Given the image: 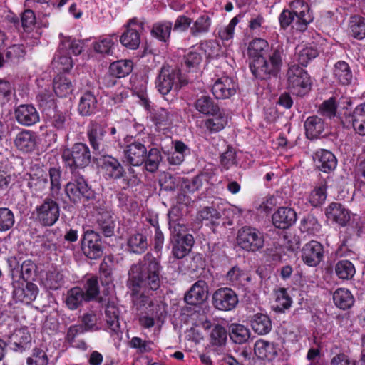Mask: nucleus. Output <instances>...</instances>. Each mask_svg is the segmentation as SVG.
<instances>
[{
    "label": "nucleus",
    "mask_w": 365,
    "mask_h": 365,
    "mask_svg": "<svg viewBox=\"0 0 365 365\" xmlns=\"http://www.w3.org/2000/svg\"><path fill=\"white\" fill-rule=\"evenodd\" d=\"M269 49L268 42L261 38H255L249 43L247 53L252 60L250 68L256 78H265L269 75L276 76L281 68L284 55L282 45H272L267 60L265 56Z\"/></svg>",
    "instance_id": "nucleus-1"
},
{
    "label": "nucleus",
    "mask_w": 365,
    "mask_h": 365,
    "mask_svg": "<svg viewBox=\"0 0 365 365\" xmlns=\"http://www.w3.org/2000/svg\"><path fill=\"white\" fill-rule=\"evenodd\" d=\"M160 262L150 252L146 253L143 259L133 264L128 272V285L132 292V298L140 296L141 289L158 290L161 284Z\"/></svg>",
    "instance_id": "nucleus-2"
},
{
    "label": "nucleus",
    "mask_w": 365,
    "mask_h": 365,
    "mask_svg": "<svg viewBox=\"0 0 365 365\" xmlns=\"http://www.w3.org/2000/svg\"><path fill=\"white\" fill-rule=\"evenodd\" d=\"M83 51V43L79 40L64 37L61 41L52 64L58 71H68L73 67L71 54L79 55Z\"/></svg>",
    "instance_id": "nucleus-3"
},
{
    "label": "nucleus",
    "mask_w": 365,
    "mask_h": 365,
    "mask_svg": "<svg viewBox=\"0 0 365 365\" xmlns=\"http://www.w3.org/2000/svg\"><path fill=\"white\" fill-rule=\"evenodd\" d=\"M287 76L288 88L293 95L303 96L310 91V78L303 68L297 65L290 66Z\"/></svg>",
    "instance_id": "nucleus-4"
},
{
    "label": "nucleus",
    "mask_w": 365,
    "mask_h": 365,
    "mask_svg": "<svg viewBox=\"0 0 365 365\" xmlns=\"http://www.w3.org/2000/svg\"><path fill=\"white\" fill-rule=\"evenodd\" d=\"M169 225L173 232L172 253L175 258L182 259L190 252L194 244V238L190 234L182 235L181 232L185 231L183 225L170 222Z\"/></svg>",
    "instance_id": "nucleus-5"
},
{
    "label": "nucleus",
    "mask_w": 365,
    "mask_h": 365,
    "mask_svg": "<svg viewBox=\"0 0 365 365\" xmlns=\"http://www.w3.org/2000/svg\"><path fill=\"white\" fill-rule=\"evenodd\" d=\"M62 158L66 166L73 170L88 165L91 160V153L88 147L85 143H78L74 144L71 148L64 149L62 152Z\"/></svg>",
    "instance_id": "nucleus-6"
},
{
    "label": "nucleus",
    "mask_w": 365,
    "mask_h": 365,
    "mask_svg": "<svg viewBox=\"0 0 365 365\" xmlns=\"http://www.w3.org/2000/svg\"><path fill=\"white\" fill-rule=\"evenodd\" d=\"M182 86L180 73L168 65H164L155 80V87L162 95H167L173 89L178 91Z\"/></svg>",
    "instance_id": "nucleus-7"
},
{
    "label": "nucleus",
    "mask_w": 365,
    "mask_h": 365,
    "mask_svg": "<svg viewBox=\"0 0 365 365\" xmlns=\"http://www.w3.org/2000/svg\"><path fill=\"white\" fill-rule=\"evenodd\" d=\"M237 241L242 249L250 252L260 250L264 245L263 233L250 226L243 227L238 231Z\"/></svg>",
    "instance_id": "nucleus-8"
},
{
    "label": "nucleus",
    "mask_w": 365,
    "mask_h": 365,
    "mask_svg": "<svg viewBox=\"0 0 365 365\" xmlns=\"http://www.w3.org/2000/svg\"><path fill=\"white\" fill-rule=\"evenodd\" d=\"M132 299L135 307L140 312V324L144 328L153 327L155 324L154 317L157 316L158 313V306L143 294Z\"/></svg>",
    "instance_id": "nucleus-9"
},
{
    "label": "nucleus",
    "mask_w": 365,
    "mask_h": 365,
    "mask_svg": "<svg viewBox=\"0 0 365 365\" xmlns=\"http://www.w3.org/2000/svg\"><path fill=\"white\" fill-rule=\"evenodd\" d=\"M18 273V270L11 271L14 297L16 301L29 304L36 299L38 287L34 283L21 280Z\"/></svg>",
    "instance_id": "nucleus-10"
},
{
    "label": "nucleus",
    "mask_w": 365,
    "mask_h": 365,
    "mask_svg": "<svg viewBox=\"0 0 365 365\" xmlns=\"http://www.w3.org/2000/svg\"><path fill=\"white\" fill-rule=\"evenodd\" d=\"M145 21L136 17L129 19L125 30L120 37V42L129 49H137L140 43V34L144 30Z\"/></svg>",
    "instance_id": "nucleus-11"
},
{
    "label": "nucleus",
    "mask_w": 365,
    "mask_h": 365,
    "mask_svg": "<svg viewBox=\"0 0 365 365\" xmlns=\"http://www.w3.org/2000/svg\"><path fill=\"white\" fill-rule=\"evenodd\" d=\"M125 145L123 147L124 162L132 166L141 165L146 157L147 149L145 145L132 136L125 138Z\"/></svg>",
    "instance_id": "nucleus-12"
},
{
    "label": "nucleus",
    "mask_w": 365,
    "mask_h": 365,
    "mask_svg": "<svg viewBox=\"0 0 365 365\" xmlns=\"http://www.w3.org/2000/svg\"><path fill=\"white\" fill-rule=\"evenodd\" d=\"M35 211L36 220L43 226H52L59 218L58 204L48 197L46 198L41 204L37 205Z\"/></svg>",
    "instance_id": "nucleus-13"
},
{
    "label": "nucleus",
    "mask_w": 365,
    "mask_h": 365,
    "mask_svg": "<svg viewBox=\"0 0 365 365\" xmlns=\"http://www.w3.org/2000/svg\"><path fill=\"white\" fill-rule=\"evenodd\" d=\"M65 190L70 200L74 203L80 202L82 198L90 200L94 197V192L82 176H75L66 184Z\"/></svg>",
    "instance_id": "nucleus-14"
},
{
    "label": "nucleus",
    "mask_w": 365,
    "mask_h": 365,
    "mask_svg": "<svg viewBox=\"0 0 365 365\" xmlns=\"http://www.w3.org/2000/svg\"><path fill=\"white\" fill-rule=\"evenodd\" d=\"M82 250L90 259L100 258L103 255L100 235L92 230L86 231L82 240Z\"/></svg>",
    "instance_id": "nucleus-15"
},
{
    "label": "nucleus",
    "mask_w": 365,
    "mask_h": 365,
    "mask_svg": "<svg viewBox=\"0 0 365 365\" xmlns=\"http://www.w3.org/2000/svg\"><path fill=\"white\" fill-rule=\"evenodd\" d=\"M215 307L220 310L228 311L234 309L238 303L235 292L230 288H220L215 292L212 297Z\"/></svg>",
    "instance_id": "nucleus-16"
},
{
    "label": "nucleus",
    "mask_w": 365,
    "mask_h": 365,
    "mask_svg": "<svg viewBox=\"0 0 365 365\" xmlns=\"http://www.w3.org/2000/svg\"><path fill=\"white\" fill-rule=\"evenodd\" d=\"M237 88L235 81L228 76L217 78L212 87V92L217 99H227L233 96Z\"/></svg>",
    "instance_id": "nucleus-17"
},
{
    "label": "nucleus",
    "mask_w": 365,
    "mask_h": 365,
    "mask_svg": "<svg viewBox=\"0 0 365 365\" xmlns=\"http://www.w3.org/2000/svg\"><path fill=\"white\" fill-rule=\"evenodd\" d=\"M324 257V249L317 241H310L307 243L302 250L303 262L309 267H316Z\"/></svg>",
    "instance_id": "nucleus-18"
},
{
    "label": "nucleus",
    "mask_w": 365,
    "mask_h": 365,
    "mask_svg": "<svg viewBox=\"0 0 365 365\" xmlns=\"http://www.w3.org/2000/svg\"><path fill=\"white\" fill-rule=\"evenodd\" d=\"M31 341V334L27 327H24L14 330L8 336L7 344L15 351L23 352L30 348Z\"/></svg>",
    "instance_id": "nucleus-19"
},
{
    "label": "nucleus",
    "mask_w": 365,
    "mask_h": 365,
    "mask_svg": "<svg viewBox=\"0 0 365 365\" xmlns=\"http://www.w3.org/2000/svg\"><path fill=\"white\" fill-rule=\"evenodd\" d=\"M290 7L296 16V29L304 31L308 24L312 21L313 17L309 13V7L302 0H295L290 3Z\"/></svg>",
    "instance_id": "nucleus-20"
},
{
    "label": "nucleus",
    "mask_w": 365,
    "mask_h": 365,
    "mask_svg": "<svg viewBox=\"0 0 365 365\" xmlns=\"http://www.w3.org/2000/svg\"><path fill=\"white\" fill-rule=\"evenodd\" d=\"M16 121L24 126H31L39 121V115L34 106L28 104L19 106L15 110Z\"/></svg>",
    "instance_id": "nucleus-21"
},
{
    "label": "nucleus",
    "mask_w": 365,
    "mask_h": 365,
    "mask_svg": "<svg viewBox=\"0 0 365 365\" xmlns=\"http://www.w3.org/2000/svg\"><path fill=\"white\" fill-rule=\"evenodd\" d=\"M208 287L203 280L197 281L185 295V301L192 305L202 304L207 298Z\"/></svg>",
    "instance_id": "nucleus-22"
},
{
    "label": "nucleus",
    "mask_w": 365,
    "mask_h": 365,
    "mask_svg": "<svg viewBox=\"0 0 365 365\" xmlns=\"http://www.w3.org/2000/svg\"><path fill=\"white\" fill-rule=\"evenodd\" d=\"M326 215L330 221L340 226H345L350 220L349 211L338 202H332L327 207Z\"/></svg>",
    "instance_id": "nucleus-23"
},
{
    "label": "nucleus",
    "mask_w": 365,
    "mask_h": 365,
    "mask_svg": "<svg viewBox=\"0 0 365 365\" xmlns=\"http://www.w3.org/2000/svg\"><path fill=\"white\" fill-rule=\"evenodd\" d=\"M106 133V128L97 123H91L88 127L87 135L90 145L98 153L103 150Z\"/></svg>",
    "instance_id": "nucleus-24"
},
{
    "label": "nucleus",
    "mask_w": 365,
    "mask_h": 365,
    "mask_svg": "<svg viewBox=\"0 0 365 365\" xmlns=\"http://www.w3.org/2000/svg\"><path fill=\"white\" fill-rule=\"evenodd\" d=\"M297 220L295 211L289 207H279L272 215L274 225L279 229H286L292 225Z\"/></svg>",
    "instance_id": "nucleus-25"
},
{
    "label": "nucleus",
    "mask_w": 365,
    "mask_h": 365,
    "mask_svg": "<svg viewBox=\"0 0 365 365\" xmlns=\"http://www.w3.org/2000/svg\"><path fill=\"white\" fill-rule=\"evenodd\" d=\"M314 160L316 166L324 173L334 170L337 165L334 155L327 150H320L315 153Z\"/></svg>",
    "instance_id": "nucleus-26"
},
{
    "label": "nucleus",
    "mask_w": 365,
    "mask_h": 365,
    "mask_svg": "<svg viewBox=\"0 0 365 365\" xmlns=\"http://www.w3.org/2000/svg\"><path fill=\"white\" fill-rule=\"evenodd\" d=\"M14 144L22 152H31L36 145V135L31 130H24L16 135Z\"/></svg>",
    "instance_id": "nucleus-27"
},
{
    "label": "nucleus",
    "mask_w": 365,
    "mask_h": 365,
    "mask_svg": "<svg viewBox=\"0 0 365 365\" xmlns=\"http://www.w3.org/2000/svg\"><path fill=\"white\" fill-rule=\"evenodd\" d=\"M177 112L172 109L156 107L150 110L151 120L157 125H170L173 123Z\"/></svg>",
    "instance_id": "nucleus-28"
},
{
    "label": "nucleus",
    "mask_w": 365,
    "mask_h": 365,
    "mask_svg": "<svg viewBox=\"0 0 365 365\" xmlns=\"http://www.w3.org/2000/svg\"><path fill=\"white\" fill-rule=\"evenodd\" d=\"M98 110V101L96 96L91 91L85 92L80 98L78 110L83 116L94 114Z\"/></svg>",
    "instance_id": "nucleus-29"
},
{
    "label": "nucleus",
    "mask_w": 365,
    "mask_h": 365,
    "mask_svg": "<svg viewBox=\"0 0 365 365\" xmlns=\"http://www.w3.org/2000/svg\"><path fill=\"white\" fill-rule=\"evenodd\" d=\"M127 246L130 252L142 254L148 247V238L143 233L134 232L130 233L127 239Z\"/></svg>",
    "instance_id": "nucleus-30"
},
{
    "label": "nucleus",
    "mask_w": 365,
    "mask_h": 365,
    "mask_svg": "<svg viewBox=\"0 0 365 365\" xmlns=\"http://www.w3.org/2000/svg\"><path fill=\"white\" fill-rule=\"evenodd\" d=\"M212 118H207L204 120V125L206 129L210 133H217L224 129L228 123V117L218 108L215 113L210 114Z\"/></svg>",
    "instance_id": "nucleus-31"
},
{
    "label": "nucleus",
    "mask_w": 365,
    "mask_h": 365,
    "mask_svg": "<svg viewBox=\"0 0 365 365\" xmlns=\"http://www.w3.org/2000/svg\"><path fill=\"white\" fill-rule=\"evenodd\" d=\"M47 174L43 169L39 168L35 173L30 174L28 187L33 193L42 192L47 188Z\"/></svg>",
    "instance_id": "nucleus-32"
},
{
    "label": "nucleus",
    "mask_w": 365,
    "mask_h": 365,
    "mask_svg": "<svg viewBox=\"0 0 365 365\" xmlns=\"http://www.w3.org/2000/svg\"><path fill=\"white\" fill-rule=\"evenodd\" d=\"M333 75L336 81L341 85H349L353 80V73L349 64L339 61L334 65Z\"/></svg>",
    "instance_id": "nucleus-33"
},
{
    "label": "nucleus",
    "mask_w": 365,
    "mask_h": 365,
    "mask_svg": "<svg viewBox=\"0 0 365 365\" xmlns=\"http://www.w3.org/2000/svg\"><path fill=\"white\" fill-rule=\"evenodd\" d=\"M254 351L255 355L262 359L272 360L277 355L276 346L262 339L255 342Z\"/></svg>",
    "instance_id": "nucleus-34"
},
{
    "label": "nucleus",
    "mask_w": 365,
    "mask_h": 365,
    "mask_svg": "<svg viewBox=\"0 0 365 365\" xmlns=\"http://www.w3.org/2000/svg\"><path fill=\"white\" fill-rule=\"evenodd\" d=\"M194 107L200 113L205 115L215 113L219 108L212 98L209 95L206 94H202L197 96L194 103Z\"/></svg>",
    "instance_id": "nucleus-35"
},
{
    "label": "nucleus",
    "mask_w": 365,
    "mask_h": 365,
    "mask_svg": "<svg viewBox=\"0 0 365 365\" xmlns=\"http://www.w3.org/2000/svg\"><path fill=\"white\" fill-rule=\"evenodd\" d=\"M349 118L354 131L360 135H365V103L358 105Z\"/></svg>",
    "instance_id": "nucleus-36"
},
{
    "label": "nucleus",
    "mask_w": 365,
    "mask_h": 365,
    "mask_svg": "<svg viewBox=\"0 0 365 365\" xmlns=\"http://www.w3.org/2000/svg\"><path fill=\"white\" fill-rule=\"evenodd\" d=\"M97 223L106 237L113 235L115 222L110 210L106 209L100 211L97 217Z\"/></svg>",
    "instance_id": "nucleus-37"
},
{
    "label": "nucleus",
    "mask_w": 365,
    "mask_h": 365,
    "mask_svg": "<svg viewBox=\"0 0 365 365\" xmlns=\"http://www.w3.org/2000/svg\"><path fill=\"white\" fill-rule=\"evenodd\" d=\"M103 168L106 175L110 178L118 179L123 177V167L120 162L111 156L105 157L103 163Z\"/></svg>",
    "instance_id": "nucleus-38"
},
{
    "label": "nucleus",
    "mask_w": 365,
    "mask_h": 365,
    "mask_svg": "<svg viewBox=\"0 0 365 365\" xmlns=\"http://www.w3.org/2000/svg\"><path fill=\"white\" fill-rule=\"evenodd\" d=\"M304 128L308 138L319 137L324 130V123L321 118L313 115L307 118L304 122Z\"/></svg>",
    "instance_id": "nucleus-39"
},
{
    "label": "nucleus",
    "mask_w": 365,
    "mask_h": 365,
    "mask_svg": "<svg viewBox=\"0 0 365 365\" xmlns=\"http://www.w3.org/2000/svg\"><path fill=\"white\" fill-rule=\"evenodd\" d=\"M53 90L58 97L68 96L73 91L72 82L67 77L58 75L53 79Z\"/></svg>",
    "instance_id": "nucleus-40"
},
{
    "label": "nucleus",
    "mask_w": 365,
    "mask_h": 365,
    "mask_svg": "<svg viewBox=\"0 0 365 365\" xmlns=\"http://www.w3.org/2000/svg\"><path fill=\"white\" fill-rule=\"evenodd\" d=\"M253 331L259 334H268L272 329V322L269 317L263 314H256L251 321Z\"/></svg>",
    "instance_id": "nucleus-41"
},
{
    "label": "nucleus",
    "mask_w": 365,
    "mask_h": 365,
    "mask_svg": "<svg viewBox=\"0 0 365 365\" xmlns=\"http://www.w3.org/2000/svg\"><path fill=\"white\" fill-rule=\"evenodd\" d=\"M333 300L335 305L341 309L350 308L354 302L350 291L345 288L337 289L333 294Z\"/></svg>",
    "instance_id": "nucleus-42"
},
{
    "label": "nucleus",
    "mask_w": 365,
    "mask_h": 365,
    "mask_svg": "<svg viewBox=\"0 0 365 365\" xmlns=\"http://www.w3.org/2000/svg\"><path fill=\"white\" fill-rule=\"evenodd\" d=\"M84 301H88L83 290L76 287L68 291L66 297V304L71 310L76 309Z\"/></svg>",
    "instance_id": "nucleus-43"
},
{
    "label": "nucleus",
    "mask_w": 365,
    "mask_h": 365,
    "mask_svg": "<svg viewBox=\"0 0 365 365\" xmlns=\"http://www.w3.org/2000/svg\"><path fill=\"white\" fill-rule=\"evenodd\" d=\"M212 24L210 17L207 14L200 15L190 26V34L198 37L209 32Z\"/></svg>",
    "instance_id": "nucleus-44"
},
{
    "label": "nucleus",
    "mask_w": 365,
    "mask_h": 365,
    "mask_svg": "<svg viewBox=\"0 0 365 365\" xmlns=\"http://www.w3.org/2000/svg\"><path fill=\"white\" fill-rule=\"evenodd\" d=\"M173 24L169 21L155 23L151 30V34L163 42H167L170 36Z\"/></svg>",
    "instance_id": "nucleus-45"
},
{
    "label": "nucleus",
    "mask_w": 365,
    "mask_h": 365,
    "mask_svg": "<svg viewBox=\"0 0 365 365\" xmlns=\"http://www.w3.org/2000/svg\"><path fill=\"white\" fill-rule=\"evenodd\" d=\"M133 69V62L130 60H120L112 63L109 67L110 74L117 78L128 76Z\"/></svg>",
    "instance_id": "nucleus-46"
},
{
    "label": "nucleus",
    "mask_w": 365,
    "mask_h": 365,
    "mask_svg": "<svg viewBox=\"0 0 365 365\" xmlns=\"http://www.w3.org/2000/svg\"><path fill=\"white\" fill-rule=\"evenodd\" d=\"M349 28L354 38L359 40L365 38V18L360 16H351Z\"/></svg>",
    "instance_id": "nucleus-47"
},
{
    "label": "nucleus",
    "mask_w": 365,
    "mask_h": 365,
    "mask_svg": "<svg viewBox=\"0 0 365 365\" xmlns=\"http://www.w3.org/2000/svg\"><path fill=\"white\" fill-rule=\"evenodd\" d=\"M335 273L341 279H350L355 273L356 269L354 264L349 260H339L335 264Z\"/></svg>",
    "instance_id": "nucleus-48"
},
{
    "label": "nucleus",
    "mask_w": 365,
    "mask_h": 365,
    "mask_svg": "<svg viewBox=\"0 0 365 365\" xmlns=\"http://www.w3.org/2000/svg\"><path fill=\"white\" fill-rule=\"evenodd\" d=\"M36 101L43 111L53 108L55 106L54 96L49 87L42 88L38 91L36 96Z\"/></svg>",
    "instance_id": "nucleus-49"
},
{
    "label": "nucleus",
    "mask_w": 365,
    "mask_h": 365,
    "mask_svg": "<svg viewBox=\"0 0 365 365\" xmlns=\"http://www.w3.org/2000/svg\"><path fill=\"white\" fill-rule=\"evenodd\" d=\"M106 321L111 331H118L120 327L119 312L118 307L113 304H108L106 311Z\"/></svg>",
    "instance_id": "nucleus-50"
},
{
    "label": "nucleus",
    "mask_w": 365,
    "mask_h": 365,
    "mask_svg": "<svg viewBox=\"0 0 365 365\" xmlns=\"http://www.w3.org/2000/svg\"><path fill=\"white\" fill-rule=\"evenodd\" d=\"M117 41L118 38L115 35L110 36L93 43V49L97 53L110 55L112 54L113 46Z\"/></svg>",
    "instance_id": "nucleus-51"
},
{
    "label": "nucleus",
    "mask_w": 365,
    "mask_h": 365,
    "mask_svg": "<svg viewBox=\"0 0 365 365\" xmlns=\"http://www.w3.org/2000/svg\"><path fill=\"white\" fill-rule=\"evenodd\" d=\"M326 198L327 184L325 182H322L310 192L308 200L312 206L317 207L323 204Z\"/></svg>",
    "instance_id": "nucleus-52"
},
{
    "label": "nucleus",
    "mask_w": 365,
    "mask_h": 365,
    "mask_svg": "<svg viewBox=\"0 0 365 365\" xmlns=\"http://www.w3.org/2000/svg\"><path fill=\"white\" fill-rule=\"evenodd\" d=\"M162 160V155L158 148H153L146 153V157L145 158V168L150 172H155L159 167L160 163Z\"/></svg>",
    "instance_id": "nucleus-53"
},
{
    "label": "nucleus",
    "mask_w": 365,
    "mask_h": 365,
    "mask_svg": "<svg viewBox=\"0 0 365 365\" xmlns=\"http://www.w3.org/2000/svg\"><path fill=\"white\" fill-rule=\"evenodd\" d=\"M227 281L230 284L235 287H240L249 279L247 274L240 267L235 266L230 269L226 274Z\"/></svg>",
    "instance_id": "nucleus-54"
},
{
    "label": "nucleus",
    "mask_w": 365,
    "mask_h": 365,
    "mask_svg": "<svg viewBox=\"0 0 365 365\" xmlns=\"http://www.w3.org/2000/svg\"><path fill=\"white\" fill-rule=\"evenodd\" d=\"M338 103L336 98L331 97L324 101L319 108V113L323 117L332 119L336 117Z\"/></svg>",
    "instance_id": "nucleus-55"
},
{
    "label": "nucleus",
    "mask_w": 365,
    "mask_h": 365,
    "mask_svg": "<svg viewBox=\"0 0 365 365\" xmlns=\"http://www.w3.org/2000/svg\"><path fill=\"white\" fill-rule=\"evenodd\" d=\"M230 337L236 344H243L250 338V331L244 325L232 324Z\"/></svg>",
    "instance_id": "nucleus-56"
},
{
    "label": "nucleus",
    "mask_w": 365,
    "mask_h": 365,
    "mask_svg": "<svg viewBox=\"0 0 365 365\" xmlns=\"http://www.w3.org/2000/svg\"><path fill=\"white\" fill-rule=\"evenodd\" d=\"M292 300L288 294L286 289L281 288L276 292V305L274 310L279 312H284L290 308Z\"/></svg>",
    "instance_id": "nucleus-57"
},
{
    "label": "nucleus",
    "mask_w": 365,
    "mask_h": 365,
    "mask_svg": "<svg viewBox=\"0 0 365 365\" xmlns=\"http://www.w3.org/2000/svg\"><path fill=\"white\" fill-rule=\"evenodd\" d=\"M12 270H18L19 273L17 274L21 277V280L27 282L32 279L36 275V265L31 260H25L22 262L20 269L17 267Z\"/></svg>",
    "instance_id": "nucleus-58"
},
{
    "label": "nucleus",
    "mask_w": 365,
    "mask_h": 365,
    "mask_svg": "<svg viewBox=\"0 0 365 365\" xmlns=\"http://www.w3.org/2000/svg\"><path fill=\"white\" fill-rule=\"evenodd\" d=\"M15 217L9 207H0V232L9 230L14 225Z\"/></svg>",
    "instance_id": "nucleus-59"
},
{
    "label": "nucleus",
    "mask_w": 365,
    "mask_h": 365,
    "mask_svg": "<svg viewBox=\"0 0 365 365\" xmlns=\"http://www.w3.org/2000/svg\"><path fill=\"white\" fill-rule=\"evenodd\" d=\"M222 215L214 206L205 207L198 213L197 218L207 223L215 224L220 220Z\"/></svg>",
    "instance_id": "nucleus-60"
},
{
    "label": "nucleus",
    "mask_w": 365,
    "mask_h": 365,
    "mask_svg": "<svg viewBox=\"0 0 365 365\" xmlns=\"http://www.w3.org/2000/svg\"><path fill=\"white\" fill-rule=\"evenodd\" d=\"M202 62V56L195 51H190L184 57L182 67L188 72L196 71Z\"/></svg>",
    "instance_id": "nucleus-61"
},
{
    "label": "nucleus",
    "mask_w": 365,
    "mask_h": 365,
    "mask_svg": "<svg viewBox=\"0 0 365 365\" xmlns=\"http://www.w3.org/2000/svg\"><path fill=\"white\" fill-rule=\"evenodd\" d=\"M48 175L50 178L51 195L53 197H56L61 187V170L60 168H50Z\"/></svg>",
    "instance_id": "nucleus-62"
},
{
    "label": "nucleus",
    "mask_w": 365,
    "mask_h": 365,
    "mask_svg": "<svg viewBox=\"0 0 365 365\" xmlns=\"http://www.w3.org/2000/svg\"><path fill=\"white\" fill-rule=\"evenodd\" d=\"M297 61L302 66H307L308 63L318 56L317 49L312 47L298 48Z\"/></svg>",
    "instance_id": "nucleus-63"
},
{
    "label": "nucleus",
    "mask_w": 365,
    "mask_h": 365,
    "mask_svg": "<svg viewBox=\"0 0 365 365\" xmlns=\"http://www.w3.org/2000/svg\"><path fill=\"white\" fill-rule=\"evenodd\" d=\"M48 359L45 351L34 349L31 356L27 358L26 365H48Z\"/></svg>",
    "instance_id": "nucleus-64"
}]
</instances>
